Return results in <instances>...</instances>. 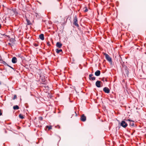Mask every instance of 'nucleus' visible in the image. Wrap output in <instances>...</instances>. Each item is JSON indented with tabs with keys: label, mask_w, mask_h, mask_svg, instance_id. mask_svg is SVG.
Masks as SVG:
<instances>
[{
	"label": "nucleus",
	"mask_w": 146,
	"mask_h": 146,
	"mask_svg": "<svg viewBox=\"0 0 146 146\" xmlns=\"http://www.w3.org/2000/svg\"><path fill=\"white\" fill-rule=\"evenodd\" d=\"M73 24L76 26L78 27L79 25L78 24V19L76 15L74 17L73 19Z\"/></svg>",
	"instance_id": "obj_1"
},
{
	"label": "nucleus",
	"mask_w": 146,
	"mask_h": 146,
	"mask_svg": "<svg viewBox=\"0 0 146 146\" xmlns=\"http://www.w3.org/2000/svg\"><path fill=\"white\" fill-rule=\"evenodd\" d=\"M103 54L105 56V58L109 62H112V59L111 58L110 56L107 54L103 53Z\"/></svg>",
	"instance_id": "obj_2"
},
{
	"label": "nucleus",
	"mask_w": 146,
	"mask_h": 146,
	"mask_svg": "<svg viewBox=\"0 0 146 146\" xmlns=\"http://www.w3.org/2000/svg\"><path fill=\"white\" fill-rule=\"evenodd\" d=\"M120 125L121 126L124 128L126 127L127 126V124L124 121H122L121 122Z\"/></svg>",
	"instance_id": "obj_3"
},
{
	"label": "nucleus",
	"mask_w": 146,
	"mask_h": 146,
	"mask_svg": "<svg viewBox=\"0 0 146 146\" xmlns=\"http://www.w3.org/2000/svg\"><path fill=\"white\" fill-rule=\"evenodd\" d=\"M103 91L106 93L108 94L110 93V90L109 88L107 87H105L103 88Z\"/></svg>",
	"instance_id": "obj_4"
},
{
	"label": "nucleus",
	"mask_w": 146,
	"mask_h": 146,
	"mask_svg": "<svg viewBox=\"0 0 146 146\" xmlns=\"http://www.w3.org/2000/svg\"><path fill=\"white\" fill-rule=\"evenodd\" d=\"M93 76V75L92 74H89V79L90 80L94 81L96 79V77H92Z\"/></svg>",
	"instance_id": "obj_5"
},
{
	"label": "nucleus",
	"mask_w": 146,
	"mask_h": 146,
	"mask_svg": "<svg viewBox=\"0 0 146 146\" xmlns=\"http://www.w3.org/2000/svg\"><path fill=\"white\" fill-rule=\"evenodd\" d=\"M101 82L100 81L98 80L96 82V86L98 88H100L101 87Z\"/></svg>",
	"instance_id": "obj_6"
},
{
	"label": "nucleus",
	"mask_w": 146,
	"mask_h": 146,
	"mask_svg": "<svg viewBox=\"0 0 146 146\" xmlns=\"http://www.w3.org/2000/svg\"><path fill=\"white\" fill-rule=\"evenodd\" d=\"M80 120L81 121L83 122L86 121V117L84 114L82 115L81 116L80 118Z\"/></svg>",
	"instance_id": "obj_7"
},
{
	"label": "nucleus",
	"mask_w": 146,
	"mask_h": 146,
	"mask_svg": "<svg viewBox=\"0 0 146 146\" xmlns=\"http://www.w3.org/2000/svg\"><path fill=\"white\" fill-rule=\"evenodd\" d=\"M17 61V58L16 57H13L12 59V62L14 64L16 63Z\"/></svg>",
	"instance_id": "obj_8"
},
{
	"label": "nucleus",
	"mask_w": 146,
	"mask_h": 146,
	"mask_svg": "<svg viewBox=\"0 0 146 146\" xmlns=\"http://www.w3.org/2000/svg\"><path fill=\"white\" fill-rule=\"evenodd\" d=\"M127 120L130 121L129 125L130 126H133V127L135 125H134V121L131 120L129 119Z\"/></svg>",
	"instance_id": "obj_9"
},
{
	"label": "nucleus",
	"mask_w": 146,
	"mask_h": 146,
	"mask_svg": "<svg viewBox=\"0 0 146 146\" xmlns=\"http://www.w3.org/2000/svg\"><path fill=\"white\" fill-rule=\"evenodd\" d=\"M62 45V44L60 42H58L56 43V46L57 47H58L59 48H61Z\"/></svg>",
	"instance_id": "obj_10"
},
{
	"label": "nucleus",
	"mask_w": 146,
	"mask_h": 146,
	"mask_svg": "<svg viewBox=\"0 0 146 146\" xmlns=\"http://www.w3.org/2000/svg\"><path fill=\"white\" fill-rule=\"evenodd\" d=\"M95 75L97 76H99L100 74V71L99 70H97L95 73Z\"/></svg>",
	"instance_id": "obj_11"
},
{
	"label": "nucleus",
	"mask_w": 146,
	"mask_h": 146,
	"mask_svg": "<svg viewBox=\"0 0 146 146\" xmlns=\"http://www.w3.org/2000/svg\"><path fill=\"white\" fill-rule=\"evenodd\" d=\"M39 37L40 39L42 40H44V35L43 34H40L39 36Z\"/></svg>",
	"instance_id": "obj_12"
},
{
	"label": "nucleus",
	"mask_w": 146,
	"mask_h": 146,
	"mask_svg": "<svg viewBox=\"0 0 146 146\" xmlns=\"http://www.w3.org/2000/svg\"><path fill=\"white\" fill-rule=\"evenodd\" d=\"M13 108L15 110H18L19 109V106L17 105H15L13 107Z\"/></svg>",
	"instance_id": "obj_13"
},
{
	"label": "nucleus",
	"mask_w": 146,
	"mask_h": 146,
	"mask_svg": "<svg viewBox=\"0 0 146 146\" xmlns=\"http://www.w3.org/2000/svg\"><path fill=\"white\" fill-rule=\"evenodd\" d=\"M56 51L57 53H58L60 52H62V49H56Z\"/></svg>",
	"instance_id": "obj_14"
},
{
	"label": "nucleus",
	"mask_w": 146,
	"mask_h": 146,
	"mask_svg": "<svg viewBox=\"0 0 146 146\" xmlns=\"http://www.w3.org/2000/svg\"><path fill=\"white\" fill-rule=\"evenodd\" d=\"M46 128H48V130H49L52 129V127L51 126H46Z\"/></svg>",
	"instance_id": "obj_15"
},
{
	"label": "nucleus",
	"mask_w": 146,
	"mask_h": 146,
	"mask_svg": "<svg viewBox=\"0 0 146 146\" xmlns=\"http://www.w3.org/2000/svg\"><path fill=\"white\" fill-rule=\"evenodd\" d=\"M26 21L27 22L28 25H29L31 24V22L28 19H26Z\"/></svg>",
	"instance_id": "obj_16"
},
{
	"label": "nucleus",
	"mask_w": 146,
	"mask_h": 146,
	"mask_svg": "<svg viewBox=\"0 0 146 146\" xmlns=\"http://www.w3.org/2000/svg\"><path fill=\"white\" fill-rule=\"evenodd\" d=\"M19 117L20 118L22 119H23V118H24V117H23V116L21 114H20L19 115Z\"/></svg>",
	"instance_id": "obj_17"
},
{
	"label": "nucleus",
	"mask_w": 146,
	"mask_h": 146,
	"mask_svg": "<svg viewBox=\"0 0 146 146\" xmlns=\"http://www.w3.org/2000/svg\"><path fill=\"white\" fill-rule=\"evenodd\" d=\"M17 98V96L16 95H14L13 98V100H15Z\"/></svg>",
	"instance_id": "obj_18"
},
{
	"label": "nucleus",
	"mask_w": 146,
	"mask_h": 146,
	"mask_svg": "<svg viewBox=\"0 0 146 146\" xmlns=\"http://www.w3.org/2000/svg\"><path fill=\"white\" fill-rule=\"evenodd\" d=\"M33 45L35 47H36L38 46V45L36 43H34L33 44Z\"/></svg>",
	"instance_id": "obj_19"
},
{
	"label": "nucleus",
	"mask_w": 146,
	"mask_h": 146,
	"mask_svg": "<svg viewBox=\"0 0 146 146\" xmlns=\"http://www.w3.org/2000/svg\"><path fill=\"white\" fill-rule=\"evenodd\" d=\"M42 119H43V118L42 117H39V119L40 120V121H41V120H42Z\"/></svg>",
	"instance_id": "obj_20"
},
{
	"label": "nucleus",
	"mask_w": 146,
	"mask_h": 146,
	"mask_svg": "<svg viewBox=\"0 0 146 146\" xmlns=\"http://www.w3.org/2000/svg\"><path fill=\"white\" fill-rule=\"evenodd\" d=\"M85 8H86V9L84 10V11L85 12H87L88 11V9H87V7H86Z\"/></svg>",
	"instance_id": "obj_21"
},
{
	"label": "nucleus",
	"mask_w": 146,
	"mask_h": 146,
	"mask_svg": "<svg viewBox=\"0 0 146 146\" xmlns=\"http://www.w3.org/2000/svg\"><path fill=\"white\" fill-rule=\"evenodd\" d=\"M2 113L1 112V110H0V116L2 115Z\"/></svg>",
	"instance_id": "obj_22"
},
{
	"label": "nucleus",
	"mask_w": 146,
	"mask_h": 146,
	"mask_svg": "<svg viewBox=\"0 0 146 146\" xmlns=\"http://www.w3.org/2000/svg\"><path fill=\"white\" fill-rule=\"evenodd\" d=\"M7 66L10 67V68H11L12 69H14V68H13L11 66L8 65V64H7Z\"/></svg>",
	"instance_id": "obj_23"
},
{
	"label": "nucleus",
	"mask_w": 146,
	"mask_h": 146,
	"mask_svg": "<svg viewBox=\"0 0 146 146\" xmlns=\"http://www.w3.org/2000/svg\"><path fill=\"white\" fill-rule=\"evenodd\" d=\"M1 28V25L0 24V29Z\"/></svg>",
	"instance_id": "obj_24"
},
{
	"label": "nucleus",
	"mask_w": 146,
	"mask_h": 146,
	"mask_svg": "<svg viewBox=\"0 0 146 146\" xmlns=\"http://www.w3.org/2000/svg\"><path fill=\"white\" fill-rule=\"evenodd\" d=\"M105 81H106V82H107V80L106 79H105Z\"/></svg>",
	"instance_id": "obj_25"
},
{
	"label": "nucleus",
	"mask_w": 146,
	"mask_h": 146,
	"mask_svg": "<svg viewBox=\"0 0 146 146\" xmlns=\"http://www.w3.org/2000/svg\"><path fill=\"white\" fill-rule=\"evenodd\" d=\"M102 80L103 81H104V79H102Z\"/></svg>",
	"instance_id": "obj_26"
},
{
	"label": "nucleus",
	"mask_w": 146,
	"mask_h": 146,
	"mask_svg": "<svg viewBox=\"0 0 146 146\" xmlns=\"http://www.w3.org/2000/svg\"><path fill=\"white\" fill-rule=\"evenodd\" d=\"M8 44H9V45H10L11 44V43H8Z\"/></svg>",
	"instance_id": "obj_27"
}]
</instances>
